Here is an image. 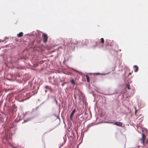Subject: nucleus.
<instances>
[{
	"instance_id": "obj_10",
	"label": "nucleus",
	"mask_w": 148,
	"mask_h": 148,
	"mask_svg": "<svg viewBox=\"0 0 148 148\" xmlns=\"http://www.w3.org/2000/svg\"><path fill=\"white\" fill-rule=\"evenodd\" d=\"M71 83L72 84L74 85H75V82L74 81V80L73 79H72L71 80Z\"/></svg>"
},
{
	"instance_id": "obj_14",
	"label": "nucleus",
	"mask_w": 148,
	"mask_h": 148,
	"mask_svg": "<svg viewBox=\"0 0 148 148\" xmlns=\"http://www.w3.org/2000/svg\"><path fill=\"white\" fill-rule=\"evenodd\" d=\"M134 108L135 109V114L136 115V112H137V110L136 109V107H135Z\"/></svg>"
},
{
	"instance_id": "obj_15",
	"label": "nucleus",
	"mask_w": 148,
	"mask_h": 148,
	"mask_svg": "<svg viewBox=\"0 0 148 148\" xmlns=\"http://www.w3.org/2000/svg\"><path fill=\"white\" fill-rule=\"evenodd\" d=\"M99 74L100 73H95L94 74V75H99Z\"/></svg>"
},
{
	"instance_id": "obj_11",
	"label": "nucleus",
	"mask_w": 148,
	"mask_h": 148,
	"mask_svg": "<svg viewBox=\"0 0 148 148\" xmlns=\"http://www.w3.org/2000/svg\"><path fill=\"white\" fill-rule=\"evenodd\" d=\"M144 147H145V148H148V143H147L145 144V145L144 146Z\"/></svg>"
},
{
	"instance_id": "obj_2",
	"label": "nucleus",
	"mask_w": 148,
	"mask_h": 148,
	"mask_svg": "<svg viewBox=\"0 0 148 148\" xmlns=\"http://www.w3.org/2000/svg\"><path fill=\"white\" fill-rule=\"evenodd\" d=\"M145 135L144 134H142V138L140 140L141 141V143H143V145L144 144V140L145 139Z\"/></svg>"
},
{
	"instance_id": "obj_17",
	"label": "nucleus",
	"mask_w": 148,
	"mask_h": 148,
	"mask_svg": "<svg viewBox=\"0 0 148 148\" xmlns=\"http://www.w3.org/2000/svg\"><path fill=\"white\" fill-rule=\"evenodd\" d=\"M131 75V73H129V75Z\"/></svg>"
},
{
	"instance_id": "obj_12",
	"label": "nucleus",
	"mask_w": 148,
	"mask_h": 148,
	"mask_svg": "<svg viewBox=\"0 0 148 148\" xmlns=\"http://www.w3.org/2000/svg\"><path fill=\"white\" fill-rule=\"evenodd\" d=\"M126 87L128 89H130V86L129 85V84H127V85H126Z\"/></svg>"
},
{
	"instance_id": "obj_6",
	"label": "nucleus",
	"mask_w": 148,
	"mask_h": 148,
	"mask_svg": "<svg viewBox=\"0 0 148 148\" xmlns=\"http://www.w3.org/2000/svg\"><path fill=\"white\" fill-rule=\"evenodd\" d=\"M23 33L22 32H20L17 35L18 37H21L23 36Z\"/></svg>"
},
{
	"instance_id": "obj_1",
	"label": "nucleus",
	"mask_w": 148,
	"mask_h": 148,
	"mask_svg": "<svg viewBox=\"0 0 148 148\" xmlns=\"http://www.w3.org/2000/svg\"><path fill=\"white\" fill-rule=\"evenodd\" d=\"M42 37L43 40V42L45 43H46L47 42L48 39L47 35L43 33Z\"/></svg>"
},
{
	"instance_id": "obj_13",
	"label": "nucleus",
	"mask_w": 148,
	"mask_h": 148,
	"mask_svg": "<svg viewBox=\"0 0 148 148\" xmlns=\"http://www.w3.org/2000/svg\"><path fill=\"white\" fill-rule=\"evenodd\" d=\"M106 45H109V42H108V41H106Z\"/></svg>"
},
{
	"instance_id": "obj_4",
	"label": "nucleus",
	"mask_w": 148,
	"mask_h": 148,
	"mask_svg": "<svg viewBox=\"0 0 148 148\" xmlns=\"http://www.w3.org/2000/svg\"><path fill=\"white\" fill-rule=\"evenodd\" d=\"M114 124V125L119 126H122L123 124L122 123L120 122H115Z\"/></svg>"
},
{
	"instance_id": "obj_3",
	"label": "nucleus",
	"mask_w": 148,
	"mask_h": 148,
	"mask_svg": "<svg viewBox=\"0 0 148 148\" xmlns=\"http://www.w3.org/2000/svg\"><path fill=\"white\" fill-rule=\"evenodd\" d=\"M75 111H76V109L75 108L74 109V110H73V111H72V112L71 113L70 115V119L71 120L72 119V117L74 116V113L75 112Z\"/></svg>"
},
{
	"instance_id": "obj_7",
	"label": "nucleus",
	"mask_w": 148,
	"mask_h": 148,
	"mask_svg": "<svg viewBox=\"0 0 148 148\" xmlns=\"http://www.w3.org/2000/svg\"><path fill=\"white\" fill-rule=\"evenodd\" d=\"M86 80L88 82H90V77L88 75H86Z\"/></svg>"
},
{
	"instance_id": "obj_16",
	"label": "nucleus",
	"mask_w": 148,
	"mask_h": 148,
	"mask_svg": "<svg viewBox=\"0 0 148 148\" xmlns=\"http://www.w3.org/2000/svg\"><path fill=\"white\" fill-rule=\"evenodd\" d=\"M64 84H62L61 85H62V86H64Z\"/></svg>"
},
{
	"instance_id": "obj_8",
	"label": "nucleus",
	"mask_w": 148,
	"mask_h": 148,
	"mask_svg": "<svg viewBox=\"0 0 148 148\" xmlns=\"http://www.w3.org/2000/svg\"><path fill=\"white\" fill-rule=\"evenodd\" d=\"M84 42V44L85 45H86L89 42L88 40L87 39H85Z\"/></svg>"
},
{
	"instance_id": "obj_9",
	"label": "nucleus",
	"mask_w": 148,
	"mask_h": 148,
	"mask_svg": "<svg viewBox=\"0 0 148 148\" xmlns=\"http://www.w3.org/2000/svg\"><path fill=\"white\" fill-rule=\"evenodd\" d=\"M101 42H100L102 43H103L104 42V40L103 38H101L100 39Z\"/></svg>"
},
{
	"instance_id": "obj_5",
	"label": "nucleus",
	"mask_w": 148,
	"mask_h": 148,
	"mask_svg": "<svg viewBox=\"0 0 148 148\" xmlns=\"http://www.w3.org/2000/svg\"><path fill=\"white\" fill-rule=\"evenodd\" d=\"M134 69V71L136 72H137L138 70V68L136 65H134L133 66Z\"/></svg>"
}]
</instances>
